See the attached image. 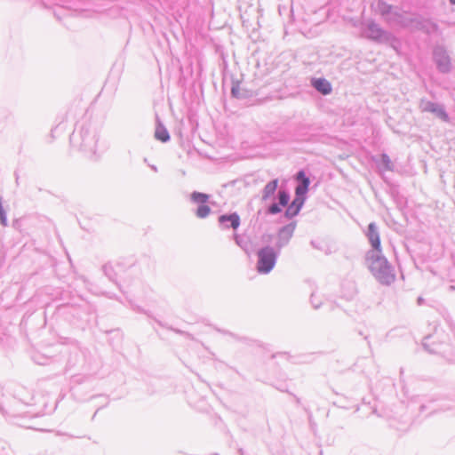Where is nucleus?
<instances>
[{"instance_id":"f257e3e1","label":"nucleus","mask_w":455,"mask_h":455,"mask_svg":"<svg viewBox=\"0 0 455 455\" xmlns=\"http://www.w3.org/2000/svg\"><path fill=\"white\" fill-rule=\"evenodd\" d=\"M98 137V131L91 123H83L76 125L69 140L74 148L92 157L96 153Z\"/></svg>"},{"instance_id":"f03ea898","label":"nucleus","mask_w":455,"mask_h":455,"mask_svg":"<svg viewBox=\"0 0 455 455\" xmlns=\"http://www.w3.org/2000/svg\"><path fill=\"white\" fill-rule=\"evenodd\" d=\"M365 260L369 270L380 284L388 286L395 282V269L382 251H368Z\"/></svg>"},{"instance_id":"7ed1b4c3","label":"nucleus","mask_w":455,"mask_h":455,"mask_svg":"<svg viewBox=\"0 0 455 455\" xmlns=\"http://www.w3.org/2000/svg\"><path fill=\"white\" fill-rule=\"evenodd\" d=\"M362 35L365 38L379 44H387L395 38L391 32L383 29L373 20L363 23Z\"/></svg>"},{"instance_id":"20e7f679","label":"nucleus","mask_w":455,"mask_h":455,"mask_svg":"<svg viewBox=\"0 0 455 455\" xmlns=\"http://www.w3.org/2000/svg\"><path fill=\"white\" fill-rule=\"evenodd\" d=\"M278 255L279 252L274 247L267 245L260 248L257 251V271L263 275L270 273L276 264Z\"/></svg>"},{"instance_id":"39448f33","label":"nucleus","mask_w":455,"mask_h":455,"mask_svg":"<svg viewBox=\"0 0 455 455\" xmlns=\"http://www.w3.org/2000/svg\"><path fill=\"white\" fill-rule=\"evenodd\" d=\"M295 180L298 184L295 187V197L291 204H292L294 207L300 211L307 198L306 195L308 191L310 180L307 176L304 170H299L296 173Z\"/></svg>"},{"instance_id":"423d86ee","label":"nucleus","mask_w":455,"mask_h":455,"mask_svg":"<svg viewBox=\"0 0 455 455\" xmlns=\"http://www.w3.org/2000/svg\"><path fill=\"white\" fill-rule=\"evenodd\" d=\"M387 23L388 25H398L402 28L414 27L420 28L422 27V22L418 17H409L405 12L397 7H395L390 18H387Z\"/></svg>"},{"instance_id":"0eeeda50","label":"nucleus","mask_w":455,"mask_h":455,"mask_svg":"<svg viewBox=\"0 0 455 455\" xmlns=\"http://www.w3.org/2000/svg\"><path fill=\"white\" fill-rule=\"evenodd\" d=\"M433 60L437 70L442 74H449L451 71V60L446 49L442 45H436L433 50Z\"/></svg>"},{"instance_id":"6e6552de","label":"nucleus","mask_w":455,"mask_h":455,"mask_svg":"<svg viewBox=\"0 0 455 455\" xmlns=\"http://www.w3.org/2000/svg\"><path fill=\"white\" fill-rule=\"evenodd\" d=\"M419 108L423 113H431L435 117L440 119L443 122H449L450 117L445 110V108L443 104L430 101L427 99H421L419 103Z\"/></svg>"},{"instance_id":"1a4fd4ad","label":"nucleus","mask_w":455,"mask_h":455,"mask_svg":"<svg viewBox=\"0 0 455 455\" xmlns=\"http://www.w3.org/2000/svg\"><path fill=\"white\" fill-rule=\"evenodd\" d=\"M210 195L194 191L190 195V200L194 204H197L198 207L195 211V214L199 219H205L207 218L212 210L209 205L206 204V203L209 201Z\"/></svg>"},{"instance_id":"9d476101","label":"nucleus","mask_w":455,"mask_h":455,"mask_svg":"<svg viewBox=\"0 0 455 455\" xmlns=\"http://www.w3.org/2000/svg\"><path fill=\"white\" fill-rule=\"evenodd\" d=\"M296 228V223L291 222L282 227L277 233V240L275 243V250L279 252L282 248L286 246L291 239Z\"/></svg>"},{"instance_id":"9b49d317","label":"nucleus","mask_w":455,"mask_h":455,"mask_svg":"<svg viewBox=\"0 0 455 455\" xmlns=\"http://www.w3.org/2000/svg\"><path fill=\"white\" fill-rule=\"evenodd\" d=\"M218 220L223 229L233 228L235 230L239 228L241 223L240 216L236 212L221 214Z\"/></svg>"},{"instance_id":"f8f14e48","label":"nucleus","mask_w":455,"mask_h":455,"mask_svg":"<svg viewBox=\"0 0 455 455\" xmlns=\"http://www.w3.org/2000/svg\"><path fill=\"white\" fill-rule=\"evenodd\" d=\"M368 240L372 247L371 251H382L380 244V237L378 227L375 222H371L368 225V230L366 233Z\"/></svg>"},{"instance_id":"ddd939ff","label":"nucleus","mask_w":455,"mask_h":455,"mask_svg":"<svg viewBox=\"0 0 455 455\" xmlns=\"http://www.w3.org/2000/svg\"><path fill=\"white\" fill-rule=\"evenodd\" d=\"M312 86L323 95H328L331 92V84L325 78H312L311 80Z\"/></svg>"},{"instance_id":"4468645a","label":"nucleus","mask_w":455,"mask_h":455,"mask_svg":"<svg viewBox=\"0 0 455 455\" xmlns=\"http://www.w3.org/2000/svg\"><path fill=\"white\" fill-rule=\"evenodd\" d=\"M395 7L383 0L377 2L376 10L387 22V18H390Z\"/></svg>"},{"instance_id":"2eb2a0df","label":"nucleus","mask_w":455,"mask_h":455,"mask_svg":"<svg viewBox=\"0 0 455 455\" xmlns=\"http://www.w3.org/2000/svg\"><path fill=\"white\" fill-rule=\"evenodd\" d=\"M278 187V180L275 179L266 184L262 190V201H267L271 198Z\"/></svg>"},{"instance_id":"dca6fc26","label":"nucleus","mask_w":455,"mask_h":455,"mask_svg":"<svg viewBox=\"0 0 455 455\" xmlns=\"http://www.w3.org/2000/svg\"><path fill=\"white\" fill-rule=\"evenodd\" d=\"M155 138L161 142H167L170 140V134L163 124L157 121L155 132Z\"/></svg>"},{"instance_id":"f3484780","label":"nucleus","mask_w":455,"mask_h":455,"mask_svg":"<svg viewBox=\"0 0 455 455\" xmlns=\"http://www.w3.org/2000/svg\"><path fill=\"white\" fill-rule=\"evenodd\" d=\"M231 95L235 99H244L247 96L246 92L241 89L239 81H232Z\"/></svg>"},{"instance_id":"a211bd4d","label":"nucleus","mask_w":455,"mask_h":455,"mask_svg":"<svg viewBox=\"0 0 455 455\" xmlns=\"http://www.w3.org/2000/svg\"><path fill=\"white\" fill-rule=\"evenodd\" d=\"M290 193L286 189H280L277 193V200L280 205L285 207L290 202Z\"/></svg>"},{"instance_id":"6ab92c4d","label":"nucleus","mask_w":455,"mask_h":455,"mask_svg":"<svg viewBox=\"0 0 455 455\" xmlns=\"http://www.w3.org/2000/svg\"><path fill=\"white\" fill-rule=\"evenodd\" d=\"M430 339H431V336H430V335L426 336V337L424 338V340H423V343H422L423 347H424L427 351H428L430 354H438V353H440V349H439L440 345H435V347H430V345H429V343H428V340H429Z\"/></svg>"},{"instance_id":"aec40b11","label":"nucleus","mask_w":455,"mask_h":455,"mask_svg":"<svg viewBox=\"0 0 455 455\" xmlns=\"http://www.w3.org/2000/svg\"><path fill=\"white\" fill-rule=\"evenodd\" d=\"M104 275L112 282H116V273L113 267L110 264H105L102 267Z\"/></svg>"},{"instance_id":"412c9836","label":"nucleus","mask_w":455,"mask_h":455,"mask_svg":"<svg viewBox=\"0 0 455 455\" xmlns=\"http://www.w3.org/2000/svg\"><path fill=\"white\" fill-rule=\"evenodd\" d=\"M381 164L384 167V170L386 171H392L393 170V164L390 160V157L386 154L383 153L380 156Z\"/></svg>"},{"instance_id":"4be33fe9","label":"nucleus","mask_w":455,"mask_h":455,"mask_svg":"<svg viewBox=\"0 0 455 455\" xmlns=\"http://www.w3.org/2000/svg\"><path fill=\"white\" fill-rule=\"evenodd\" d=\"M299 212L300 211L294 207L292 204H288L284 212V216L287 219H292L293 217L297 216L299 213Z\"/></svg>"},{"instance_id":"5701e85b","label":"nucleus","mask_w":455,"mask_h":455,"mask_svg":"<svg viewBox=\"0 0 455 455\" xmlns=\"http://www.w3.org/2000/svg\"><path fill=\"white\" fill-rule=\"evenodd\" d=\"M281 207H283V206L280 205L279 203H273L267 207V213L270 214V215L278 214L282 212Z\"/></svg>"},{"instance_id":"b1692460","label":"nucleus","mask_w":455,"mask_h":455,"mask_svg":"<svg viewBox=\"0 0 455 455\" xmlns=\"http://www.w3.org/2000/svg\"><path fill=\"white\" fill-rule=\"evenodd\" d=\"M2 200H3V198L0 197V223L4 227H7V225H8L7 216H6V212L4 209V206L2 204Z\"/></svg>"},{"instance_id":"393cba45","label":"nucleus","mask_w":455,"mask_h":455,"mask_svg":"<svg viewBox=\"0 0 455 455\" xmlns=\"http://www.w3.org/2000/svg\"><path fill=\"white\" fill-rule=\"evenodd\" d=\"M310 302L315 309H318L322 305V300L316 296L315 293L311 294Z\"/></svg>"},{"instance_id":"a878e982","label":"nucleus","mask_w":455,"mask_h":455,"mask_svg":"<svg viewBox=\"0 0 455 455\" xmlns=\"http://www.w3.org/2000/svg\"><path fill=\"white\" fill-rule=\"evenodd\" d=\"M156 322L162 327H166L168 328L169 330L171 331H173L174 332L176 333H179V334H183V335H186L188 337H190V334L189 333H187L181 330H179V329H175V328H172V327H168L165 323H164L163 322L161 321H158V320H156Z\"/></svg>"},{"instance_id":"bb28decb","label":"nucleus","mask_w":455,"mask_h":455,"mask_svg":"<svg viewBox=\"0 0 455 455\" xmlns=\"http://www.w3.org/2000/svg\"><path fill=\"white\" fill-rule=\"evenodd\" d=\"M134 310H136L137 312H140V313H144V314L148 315V316H151L148 312H146L140 307H137L136 308H134Z\"/></svg>"},{"instance_id":"cd10ccee","label":"nucleus","mask_w":455,"mask_h":455,"mask_svg":"<svg viewBox=\"0 0 455 455\" xmlns=\"http://www.w3.org/2000/svg\"><path fill=\"white\" fill-rule=\"evenodd\" d=\"M218 331H220V332H221V333H223V334H228V335H230V336H232V337H235L233 333L228 332V331H221V330H218Z\"/></svg>"},{"instance_id":"c85d7f7f","label":"nucleus","mask_w":455,"mask_h":455,"mask_svg":"<svg viewBox=\"0 0 455 455\" xmlns=\"http://www.w3.org/2000/svg\"><path fill=\"white\" fill-rule=\"evenodd\" d=\"M310 244H311L314 248H315V249H319L318 245L316 244V243H315L314 240H312V241L310 242Z\"/></svg>"},{"instance_id":"c756f323","label":"nucleus","mask_w":455,"mask_h":455,"mask_svg":"<svg viewBox=\"0 0 455 455\" xmlns=\"http://www.w3.org/2000/svg\"><path fill=\"white\" fill-rule=\"evenodd\" d=\"M149 167L151 168V170H153L155 172H156L158 170H157V167L154 164H149Z\"/></svg>"},{"instance_id":"7c9ffc66","label":"nucleus","mask_w":455,"mask_h":455,"mask_svg":"<svg viewBox=\"0 0 455 455\" xmlns=\"http://www.w3.org/2000/svg\"><path fill=\"white\" fill-rule=\"evenodd\" d=\"M422 302H423V299H422L421 297H419V298L418 299V304H419V305H421V304H422Z\"/></svg>"},{"instance_id":"2f4dec72","label":"nucleus","mask_w":455,"mask_h":455,"mask_svg":"<svg viewBox=\"0 0 455 455\" xmlns=\"http://www.w3.org/2000/svg\"><path fill=\"white\" fill-rule=\"evenodd\" d=\"M335 307V305L334 304H330V310H333Z\"/></svg>"},{"instance_id":"473e14b6","label":"nucleus","mask_w":455,"mask_h":455,"mask_svg":"<svg viewBox=\"0 0 455 455\" xmlns=\"http://www.w3.org/2000/svg\"><path fill=\"white\" fill-rule=\"evenodd\" d=\"M449 2H450L451 4L455 5V0H449Z\"/></svg>"}]
</instances>
